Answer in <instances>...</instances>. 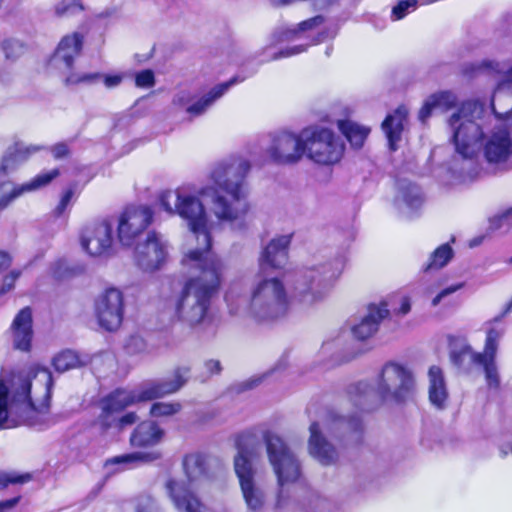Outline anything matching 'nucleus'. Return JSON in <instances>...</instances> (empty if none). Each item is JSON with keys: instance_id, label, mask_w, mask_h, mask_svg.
<instances>
[{"instance_id": "57", "label": "nucleus", "mask_w": 512, "mask_h": 512, "mask_svg": "<svg viewBox=\"0 0 512 512\" xmlns=\"http://www.w3.org/2000/svg\"><path fill=\"white\" fill-rule=\"evenodd\" d=\"M138 420V416L134 412H129L122 417L118 418L117 426L123 429L126 426L134 424Z\"/></svg>"}, {"instance_id": "44", "label": "nucleus", "mask_w": 512, "mask_h": 512, "mask_svg": "<svg viewBox=\"0 0 512 512\" xmlns=\"http://www.w3.org/2000/svg\"><path fill=\"white\" fill-rule=\"evenodd\" d=\"M102 79V74L95 73H71L65 78L66 85L93 84Z\"/></svg>"}, {"instance_id": "7", "label": "nucleus", "mask_w": 512, "mask_h": 512, "mask_svg": "<svg viewBox=\"0 0 512 512\" xmlns=\"http://www.w3.org/2000/svg\"><path fill=\"white\" fill-rule=\"evenodd\" d=\"M289 312L284 283L276 277L260 280L252 290L249 315L258 323H273Z\"/></svg>"}, {"instance_id": "14", "label": "nucleus", "mask_w": 512, "mask_h": 512, "mask_svg": "<svg viewBox=\"0 0 512 512\" xmlns=\"http://www.w3.org/2000/svg\"><path fill=\"white\" fill-rule=\"evenodd\" d=\"M169 256L168 243L157 232H149L146 239L139 242L134 250L135 264L144 272L160 270Z\"/></svg>"}, {"instance_id": "31", "label": "nucleus", "mask_w": 512, "mask_h": 512, "mask_svg": "<svg viewBox=\"0 0 512 512\" xmlns=\"http://www.w3.org/2000/svg\"><path fill=\"white\" fill-rule=\"evenodd\" d=\"M240 81H242V79L234 77L225 83L216 85L208 93L202 96L199 100H197L194 103H191L190 106H187V113L191 117H198L204 114L217 99L222 97L228 91V89L232 85Z\"/></svg>"}, {"instance_id": "15", "label": "nucleus", "mask_w": 512, "mask_h": 512, "mask_svg": "<svg viewBox=\"0 0 512 512\" xmlns=\"http://www.w3.org/2000/svg\"><path fill=\"white\" fill-rule=\"evenodd\" d=\"M153 212L148 206H129L118 217L117 237L123 246H131L151 224Z\"/></svg>"}, {"instance_id": "28", "label": "nucleus", "mask_w": 512, "mask_h": 512, "mask_svg": "<svg viewBox=\"0 0 512 512\" xmlns=\"http://www.w3.org/2000/svg\"><path fill=\"white\" fill-rule=\"evenodd\" d=\"M458 104V97L452 91H439L431 94L424 101L418 113V119L423 124L430 118L436 110L446 112L455 108Z\"/></svg>"}, {"instance_id": "24", "label": "nucleus", "mask_w": 512, "mask_h": 512, "mask_svg": "<svg viewBox=\"0 0 512 512\" xmlns=\"http://www.w3.org/2000/svg\"><path fill=\"white\" fill-rule=\"evenodd\" d=\"M84 36L81 33L73 32L65 35L59 42L53 56V62L58 67L63 65L64 68L70 69L74 60L81 53L83 47Z\"/></svg>"}, {"instance_id": "23", "label": "nucleus", "mask_w": 512, "mask_h": 512, "mask_svg": "<svg viewBox=\"0 0 512 512\" xmlns=\"http://www.w3.org/2000/svg\"><path fill=\"white\" fill-rule=\"evenodd\" d=\"M322 426L336 438L350 436L353 441H358L360 438L361 420L357 416L347 419L334 411H328Z\"/></svg>"}, {"instance_id": "36", "label": "nucleus", "mask_w": 512, "mask_h": 512, "mask_svg": "<svg viewBox=\"0 0 512 512\" xmlns=\"http://www.w3.org/2000/svg\"><path fill=\"white\" fill-rule=\"evenodd\" d=\"M40 149L41 147L37 145H16L14 152L0 162V180L7 174V170L10 168V160H13L14 162L25 161L31 154L36 153Z\"/></svg>"}, {"instance_id": "16", "label": "nucleus", "mask_w": 512, "mask_h": 512, "mask_svg": "<svg viewBox=\"0 0 512 512\" xmlns=\"http://www.w3.org/2000/svg\"><path fill=\"white\" fill-rule=\"evenodd\" d=\"M113 242V225L107 219L87 224L80 233L82 249L93 257L111 255Z\"/></svg>"}, {"instance_id": "50", "label": "nucleus", "mask_w": 512, "mask_h": 512, "mask_svg": "<svg viewBox=\"0 0 512 512\" xmlns=\"http://www.w3.org/2000/svg\"><path fill=\"white\" fill-rule=\"evenodd\" d=\"M3 49L7 59H15L24 51L23 45L17 40L5 41Z\"/></svg>"}, {"instance_id": "52", "label": "nucleus", "mask_w": 512, "mask_h": 512, "mask_svg": "<svg viewBox=\"0 0 512 512\" xmlns=\"http://www.w3.org/2000/svg\"><path fill=\"white\" fill-rule=\"evenodd\" d=\"M73 196H74V191L72 188H70L64 192L58 205L54 209V215L56 217H60L64 214L65 210L70 205Z\"/></svg>"}, {"instance_id": "43", "label": "nucleus", "mask_w": 512, "mask_h": 512, "mask_svg": "<svg viewBox=\"0 0 512 512\" xmlns=\"http://www.w3.org/2000/svg\"><path fill=\"white\" fill-rule=\"evenodd\" d=\"M124 350L129 355H142L148 351V346L141 335L133 334L125 340Z\"/></svg>"}, {"instance_id": "10", "label": "nucleus", "mask_w": 512, "mask_h": 512, "mask_svg": "<svg viewBox=\"0 0 512 512\" xmlns=\"http://www.w3.org/2000/svg\"><path fill=\"white\" fill-rule=\"evenodd\" d=\"M183 467L189 481L168 480L166 491L179 512H202L203 505L192 491L193 483L205 474V459L201 454H189L184 458Z\"/></svg>"}, {"instance_id": "12", "label": "nucleus", "mask_w": 512, "mask_h": 512, "mask_svg": "<svg viewBox=\"0 0 512 512\" xmlns=\"http://www.w3.org/2000/svg\"><path fill=\"white\" fill-rule=\"evenodd\" d=\"M262 438L278 485L282 487L287 483L295 482L301 474L300 463L287 443L272 431H265Z\"/></svg>"}, {"instance_id": "3", "label": "nucleus", "mask_w": 512, "mask_h": 512, "mask_svg": "<svg viewBox=\"0 0 512 512\" xmlns=\"http://www.w3.org/2000/svg\"><path fill=\"white\" fill-rule=\"evenodd\" d=\"M53 378L47 368L14 372L0 377V429L25 425L44 429L55 423L49 415Z\"/></svg>"}, {"instance_id": "26", "label": "nucleus", "mask_w": 512, "mask_h": 512, "mask_svg": "<svg viewBox=\"0 0 512 512\" xmlns=\"http://www.w3.org/2000/svg\"><path fill=\"white\" fill-rule=\"evenodd\" d=\"M424 203L421 189L410 182H401L398 194L395 198V205L398 210L407 217H411Z\"/></svg>"}, {"instance_id": "37", "label": "nucleus", "mask_w": 512, "mask_h": 512, "mask_svg": "<svg viewBox=\"0 0 512 512\" xmlns=\"http://www.w3.org/2000/svg\"><path fill=\"white\" fill-rule=\"evenodd\" d=\"M453 250L449 244H442L430 256L429 261L423 266L425 272L444 267L452 258Z\"/></svg>"}, {"instance_id": "59", "label": "nucleus", "mask_w": 512, "mask_h": 512, "mask_svg": "<svg viewBox=\"0 0 512 512\" xmlns=\"http://www.w3.org/2000/svg\"><path fill=\"white\" fill-rule=\"evenodd\" d=\"M204 366L210 375L217 374L222 369L220 361L214 359L206 361Z\"/></svg>"}, {"instance_id": "61", "label": "nucleus", "mask_w": 512, "mask_h": 512, "mask_svg": "<svg viewBox=\"0 0 512 512\" xmlns=\"http://www.w3.org/2000/svg\"><path fill=\"white\" fill-rule=\"evenodd\" d=\"M411 310V304H410V300L409 298L407 297H402L401 298V304H400V307L395 310L396 313L398 315H401V316H404L406 315L407 313H409V311Z\"/></svg>"}, {"instance_id": "46", "label": "nucleus", "mask_w": 512, "mask_h": 512, "mask_svg": "<svg viewBox=\"0 0 512 512\" xmlns=\"http://www.w3.org/2000/svg\"><path fill=\"white\" fill-rule=\"evenodd\" d=\"M117 412L111 409H105V404L101 402V413L97 417L96 423L103 431L108 430L113 426H117Z\"/></svg>"}, {"instance_id": "19", "label": "nucleus", "mask_w": 512, "mask_h": 512, "mask_svg": "<svg viewBox=\"0 0 512 512\" xmlns=\"http://www.w3.org/2000/svg\"><path fill=\"white\" fill-rule=\"evenodd\" d=\"M498 321L499 318H495L493 322L488 323L489 327L486 332L484 350L481 355H476L478 358L476 364L483 367L488 385L495 388L498 387L500 383L495 359L499 342L505 333L504 327L493 324Z\"/></svg>"}, {"instance_id": "58", "label": "nucleus", "mask_w": 512, "mask_h": 512, "mask_svg": "<svg viewBox=\"0 0 512 512\" xmlns=\"http://www.w3.org/2000/svg\"><path fill=\"white\" fill-rule=\"evenodd\" d=\"M102 78L107 88L117 87L122 82V77L120 75H102Z\"/></svg>"}, {"instance_id": "54", "label": "nucleus", "mask_w": 512, "mask_h": 512, "mask_svg": "<svg viewBox=\"0 0 512 512\" xmlns=\"http://www.w3.org/2000/svg\"><path fill=\"white\" fill-rule=\"evenodd\" d=\"M19 277V272L12 271L4 277L2 286L0 287V295L10 291L14 287L16 279Z\"/></svg>"}, {"instance_id": "18", "label": "nucleus", "mask_w": 512, "mask_h": 512, "mask_svg": "<svg viewBox=\"0 0 512 512\" xmlns=\"http://www.w3.org/2000/svg\"><path fill=\"white\" fill-rule=\"evenodd\" d=\"M266 153L277 164L298 163L304 156L302 131L299 134L283 131L272 135Z\"/></svg>"}, {"instance_id": "33", "label": "nucleus", "mask_w": 512, "mask_h": 512, "mask_svg": "<svg viewBox=\"0 0 512 512\" xmlns=\"http://www.w3.org/2000/svg\"><path fill=\"white\" fill-rule=\"evenodd\" d=\"M324 17L321 15L302 21L295 27H283L273 34L274 42L280 43L300 38V34L313 30L323 24Z\"/></svg>"}, {"instance_id": "5", "label": "nucleus", "mask_w": 512, "mask_h": 512, "mask_svg": "<svg viewBox=\"0 0 512 512\" xmlns=\"http://www.w3.org/2000/svg\"><path fill=\"white\" fill-rule=\"evenodd\" d=\"M417 388L416 376L406 364L385 362L372 381H359L351 387L354 404L362 410H372L379 403L401 405L413 399Z\"/></svg>"}, {"instance_id": "63", "label": "nucleus", "mask_w": 512, "mask_h": 512, "mask_svg": "<svg viewBox=\"0 0 512 512\" xmlns=\"http://www.w3.org/2000/svg\"><path fill=\"white\" fill-rule=\"evenodd\" d=\"M336 35V31H332L330 35L326 31H322L317 34V36L313 39V44H318L324 41L328 36L334 37Z\"/></svg>"}, {"instance_id": "25", "label": "nucleus", "mask_w": 512, "mask_h": 512, "mask_svg": "<svg viewBox=\"0 0 512 512\" xmlns=\"http://www.w3.org/2000/svg\"><path fill=\"white\" fill-rule=\"evenodd\" d=\"M389 314L387 304H371L368 306L367 314L361 321L352 326V334L359 340H365L371 337L379 327L380 322Z\"/></svg>"}, {"instance_id": "38", "label": "nucleus", "mask_w": 512, "mask_h": 512, "mask_svg": "<svg viewBox=\"0 0 512 512\" xmlns=\"http://www.w3.org/2000/svg\"><path fill=\"white\" fill-rule=\"evenodd\" d=\"M53 366L58 372H66L83 365L79 355L72 350H65L53 358Z\"/></svg>"}, {"instance_id": "45", "label": "nucleus", "mask_w": 512, "mask_h": 512, "mask_svg": "<svg viewBox=\"0 0 512 512\" xmlns=\"http://www.w3.org/2000/svg\"><path fill=\"white\" fill-rule=\"evenodd\" d=\"M418 5L417 0H401L393 8L391 12V19L393 21L403 19L408 13L416 10Z\"/></svg>"}, {"instance_id": "49", "label": "nucleus", "mask_w": 512, "mask_h": 512, "mask_svg": "<svg viewBox=\"0 0 512 512\" xmlns=\"http://www.w3.org/2000/svg\"><path fill=\"white\" fill-rule=\"evenodd\" d=\"M135 84L139 88H151L155 85L154 72L150 69L140 71L135 76Z\"/></svg>"}, {"instance_id": "13", "label": "nucleus", "mask_w": 512, "mask_h": 512, "mask_svg": "<svg viewBox=\"0 0 512 512\" xmlns=\"http://www.w3.org/2000/svg\"><path fill=\"white\" fill-rule=\"evenodd\" d=\"M475 70L500 76L491 100V107L499 118L509 115L512 112V65L507 67L503 62L485 59L475 65Z\"/></svg>"}, {"instance_id": "27", "label": "nucleus", "mask_w": 512, "mask_h": 512, "mask_svg": "<svg viewBox=\"0 0 512 512\" xmlns=\"http://www.w3.org/2000/svg\"><path fill=\"white\" fill-rule=\"evenodd\" d=\"M13 332V345L15 349L28 351L33 337L32 312L25 307L16 315L11 326Z\"/></svg>"}, {"instance_id": "47", "label": "nucleus", "mask_w": 512, "mask_h": 512, "mask_svg": "<svg viewBox=\"0 0 512 512\" xmlns=\"http://www.w3.org/2000/svg\"><path fill=\"white\" fill-rule=\"evenodd\" d=\"M82 9L78 0H63L56 6V14L59 16L71 15L77 11H82Z\"/></svg>"}, {"instance_id": "11", "label": "nucleus", "mask_w": 512, "mask_h": 512, "mask_svg": "<svg viewBox=\"0 0 512 512\" xmlns=\"http://www.w3.org/2000/svg\"><path fill=\"white\" fill-rule=\"evenodd\" d=\"M304 155L316 164L329 166L338 163L344 153V145L334 132L320 126L302 130Z\"/></svg>"}, {"instance_id": "51", "label": "nucleus", "mask_w": 512, "mask_h": 512, "mask_svg": "<svg viewBox=\"0 0 512 512\" xmlns=\"http://www.w3.org/2000/svg\"><path fill=\"white\" fill-rule=\"evenodd\" d=\"M307 48H308V45H295L292 47H287V48H284V49L280 50L279 52L275 53L270 58V60H278L280 58H287V57L295 56V55L305 52L307 50Z\"/></svg>"}, {"instance_id": "1", "label": "nucleus", "mask_w": 512, "mask_h": 512, "mask_svg": "<svg viewBox=\"0 0 512 512\" xmlns=\"http://www.w3.org/2000/svg\"><path fill=\"white\" fill-rule=\"evenodd\" d=\"M250 164L242 158H232L214 166L211 184L202 187L198 195L184 191H164L159 195L161 207L170 215H179L186 221L196 238L199 250L210 253L211 234L228 225L231 229H246V216L250 211L245 178Z\"/></svg>"}, {"instance_id": "42", "label": "nucleus", "mask_w": 512, "mask_h": 512, "mask_svg": "<svg viewBox=\"0 0 512 512\" xmlns=\"http://www.w3.org/2000/svg\"><path fill=\"white\" fill-rule=\"evenodd\" d=\"M129 507H132L134 512H160L155 499L149 495L140 496L135 501L125 503L122 509L127 512Z\"/></svg>"}, {"instance_id": "4", "label": "nucleus", "mask_w": 512, "mask_h": 512, "mask_svg": "<svg viewBox=\"0 0 512 512\" xmlns=\"http://www.w3.org/2000/svg\"><path fill=\"white\" fill-rule=\"evenodd\" d=\"M484 104L475 100L463 102L456 111L447 118V126L455 150L468 164L470 178L477 172L473 159L483 147L484 157L488 163L506 162L512 155V139L506 129H498L482 143Z\"/></svg>"}, {"instance_id": "64", "label": "nucleus", "mask_w": 512, "mask_h": 512, "mask_svg": "<svg viewBox=\"0 0 512 512\" xmlns=\"http://www.w3.org/2000/svg\"><path fill=\"white\" fill-rule=\"evenodd\" d=\"M508 454L512 455V444H505L500 447V455L506 457Z\"/></svg>"}, {"instance_id": "21", "label": "nucleus", "mask_w": 512, "mask_h": 512, "mask_svg": "<svg viewBox=\"0 0 512 512\" xmlns=\"http://www.w3.org/2000/svg\"><path fill=\"white\" fill-rule=\"evenodd\" d=\"M291 243L290 235H280L270 240L259 257L261 271L268 268L281 269L288 261V249Z\"/></svg>"}, {"instance_id": "17", "label": "nucleus", "mask_w": 512, "mask_h": 512, "mask_svg": "<svg viewBox=\"0 0 512 512\" xmlns=\"http://www.w3.org/2000/svg\"><path fill=\"white\" fill-rule=\"evenodd\" d=\"M124 298L119 289L105 290L95 301V316L101 328L106 331L117 330L123 321Z\"/></svg>"}, {"instance_id": "34", "label": "nucleus", "mask_w": 512, "mask_h": 512, "mask_svg": "<svg viewBox=\"0 0 512 512\" xmlns=\"http://www.w3.org/2000/svg\"><path fill=\"white\" fill-rule=\"evenodd\" d=\"M160 457L161 453L159 451L132 452L109 458L106 461V466L120 465L122 466V469H130L137 467L142 463L153 462L155 460H158Z\"/></svg>"}, {"instance_id": "53", "label": "nucleus", "mask_w": 512, "mask_h": 512, "mask_svg": "<svg viewBox=\"0 0 512 512\" xmlns=\"http://www.w3.org/2000/svg\"><path fill=\"white\" fill-rule=\"evenodd\" d=\"M464 287V283H457L453 284L451 286H448L441 290L433 299H432V306H437L439 303L447 296L457 292L458 290L462 289Z\"/></svg>"}, {"instance_id": "48", "label": "nucleus", "mask_w": 512, "mask_h": 512, "mask_svg": "<svg viewBox=\"0 0 512 512\" xmlns=\"http://www.w3.org/2000/svg\"><path fill=\"white\" fill-rule=\"evenodd\" d=\"M192 100L193 97L189 91L181 90L174 94L171 104L175 109H185L187 111V106L191 105Z\"/></svg>"}, {"instance_id": "8", "label": "nucleus", "mask_w": 512, "mask_h": 512, "mask_svg": "<svg viewBox=\"0 0 512 512\" xmlns=\"http://www.w3.org/2000/svg\"><path fill=\"white\" fill-rule=\"evenodd\" d=\"M189 374V367H178L174 370L171 378L148 382L138 392L117 389L103 398L101 402L105 404V409L119 413L136 402L149 401L177 392L187 382Z\"/></svg>"}, {"instance_id": "56", "label": "nucleus", "mask_w": 512, "mask_h": 512, "mask_svg": "<svg viewBox=\"0 0 512 512\" xmlns=\"http://www.w3.org/2000/svg\"><path fill=\"white\" fill-rule=\"evenodd\" d=\"M29 478V475L11 477L6 474H0V488H5L9 483H24Z\"/></svg>"}, {"instance_id": "2", "label": "nucleus", "mask_w": 512, "mask_h": 512, "mask_svg": "<svg viewBox=\"0 0 512 512\" xmlns=\"http://www.w3.org/2000/svg\"><path fill=\"white\" fill-rule=\"evenodd\" d=\"M182 265L189 278L174 297L175 317L201 337L212 338L217 334L219 321L209 310L219 291L225 265L216 255H204L199 250H189Z\"/></svg>"}, {"instance_id": "60", "label": "nucleus", "mask_w": 512, "mask_h": 512, "mask_svg": "<svg viewBox=\"0 0 512 512\" xmlns=\"http://www.w3.org/2000/svg\"><path fill=\"white\" fill-rule=\"evenodd\" d=\"M20 501V497H14L5 501H0V512H7L13 509Z\"/></svg>"}, {"instance_id": "62", "label": "nucleus", "mask_w": 512, "mask_h": 512, "mask_svg": "<svg viewBox=\"0 0 512 512\" xmlns=\"http://www.w3.org/2000/svg\"><path fill=\"white\" fill-rule=\"evenodd\" d=\"M11 265V257L8 253L0 251V273L8 269Z\"/></svg>"}, {"instance_id": "55", "label": "nucleus", "mask_w": 512, "mask_h": 512, "mask_svg": "<svg viewBox=\"0 0 512 512\" xmlns=\"http://www.w3.org/2000/svg\"><path fill=\"white\" fill-rule=\"evenodd\" d=\"M51 153L55 159H62L69 155L70 149L64 142L57 143L51 147Z\"/></svg>"}, {"instance_id": "32", "label": "nucleus", "mask_w": 512, "mask_h": 512, "mask_svg": "<svg viewBox=\"0 0 512 512\" xmlns=\"http://www.w3.org/2000/svg\"><path fill=\"white\" fill-rule=\"evenodd\" d=\"M428 394L431 404L439 409L445 407L448 400V390L443 371L438 366L430 367L428 371Z\"/></svg>"}, {"instance_id": "20", "label": "nucleus", "mask_w": 512, "mask_h": 512, "mask_svg": "<svg viewBox=\"0 0 512 512\" xmlns=\"http://www.w3.org/2000/svg\"><path fill=\"white\" fill-rule=\"evenodd\" d=\"M59 175L58 169H52L35 176L23 184H15L11 181L0 180V211L5 210L14 200L26 193L37 191L47 186Z\"/></svg>"}, {"instance_id": "6", "label": "nucleus", "mask_w": 512, "mask_h": 512, "mask_svg": "<svg viewBox=\"0 0 512 512\" xmlns=\"http://www.w3.org/2000/svg\"><path fill=\"white\" fill-rule=\"evenodd\" d=\"M345 259L337 256L299 269L293 282L294 297L304 305L322 300L341 276Z\"/></svg>"}, {"instance_id": "9", "label": "nucleus", "mask_w": 512, "mask_h": 512, "mask_svg": "<svg viewBox=\"0 0 512 512\" xmlns=\"http://www.w3.org/2000/svg\"><path fill=\"white\" fill-rule=\"evenodd\" d=\"M261 455V446L254 442H238L234 457V470L238 477L241 492L248 510L260 512L265 506L266 495L255 481L252 461Z\"/></svg>"}, {"instance_id": "29", "label": "nucleus", "mask_w": 512, "mask_h": 512, "mask_svg": "<svg viewBox=\"0 0 512 512\" xmlns=\"http://www.w3.org/2000/svg\"><path fill=\"white\" fill-rule=\"evenodd\" d=\"M164 430L152 420L141 422L130 436V444L136 448H148L159 444L164 437Z\"/></svg>"}, {"instance_id": "40", "label": "nucleus", "mask_w": 512, "mask_h": 512, "mask_svg": "<svg viewBox=\"0 0 512 512\" xmlns=\"http://www.w3.org/2000/svg\"><path fill=\"white\" fill-rule=\"evenodd\" d=\"M489 230H504L505 232L512 230V206L497 212L489 218Z\"/></svg>"}, {"instance_id": "41", "label": "nucleus", "mask_w": 512, "mask_h": 512, "mask_svg": "<svg viewBox=\"0 0 512 512\" xmlns=\"http://www.w3.org/2000/svg\"><path fill=\"white\" fill-rule=\"evenodd\" d=\"M181 409L182 405L179 402H155L150 407V415L154 418L171 417Z\"/></svg>"}, {"instance_id": "30", "label": "nucleus", "mask_w": 512, "mask_h": 512, "mask_svg": "<svg viewBox=\"0 0 512 512\" xmlns=\"http://www.w3.org/2000/svg\"><path fill=\"white\" fill-rule=\"evenodd\" d=\"M407 116L408 109L405 106H399L392 114H389L382 123V129L387 137L391 151L397 150V143L401 140Z\"/></svg>"}, {"instance_id": "39", "label": "nucleus", "mask_w": 512, "mask_h": 512, "mask_svg": "<svg viewBox=\"0 0 512 512\" xmlns=\"http://www.w3.org/2000/svg\"><path fill=\"white\" fill-rule=\"evenodd\" d=\"M476 355H481L480 352H475L471 346L464 344L460 349H453L450 353L452 363L458 368H466L467 364H476L478 358Z\"/></svg>"}, {"instance_id": "35", "label": "nucleus", "mask_w": 512, "mask_h": 512, "mask_svg": "<svg viewBox=\"0 0 512 512\" xmlns=\"http://www.w3.org/2000/svg\"><path fill=\"white\" fill-rule=\"evenodd\" d=\"M338 128L346 139L350 142L351 146L359 149L363 146L370 129L359 124L349 121L342 120L338 122Z\"/></svg>"}, {"instance_id": "22", "label": "nucleus", "mask_w": 512, "mask_h": 512, "mask_svg": "<svg viewBox=\"0 0 512 512\" xmlns=\"http://www.w3.org/2000/svg\"><path fill=\"white\" fill-rule=\"evenodd\" d=\"M309 431V454L322 465L334 464L338 459V452L323 435L320 424L318 422L311 423Z\"/></svg>"}]
</instances>
